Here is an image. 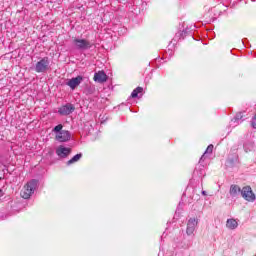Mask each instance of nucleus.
<instances>
[{
	"label": "nucleus",
	"mask_w": 256,
	"mask_h": 256,
	"mask_svg": "<svg viewBox=\"0 0 256 256\" xmlns=\"http://www.w3.org/2000/svg\"><path fill=\"white\" fill-rule=\"evenodd\" d=\"M71 140V132L68 130H62L56 135V141L60 143H66V141Z\"/></svg>",
	"instance_id": "6"
},
{
	"label": "nucleus",
	"mask_w": 256,
	"mask_h": 256,
	"mask_svg": "<svg viewBox=\"0 0 256 256\" xmlns=\"http://www.w3.org/2000/svg\"><path fill=\"white\" fill-rule=\"evenodd\" d=\"M202 195H207V192L203 191V192H202Z\"/></svg>",
	"instance_id": "18"
},
{
	"label": "nucleus",
	"mask_w": 256,
	"mask_h": 256,
	"mask_svg": "<svg viewBox=\"0 0 256 256\" xmlns=\"http://www.w3.org/2000/svg\"><path fill=\"white\" fill-rule=\"evenodd\" d=\"M0 181H1V177H0Z\"/></svg>",
	"instance_id": "20"
},
{
	"label": "nucleus",
	"mask_w": 256,
	"mask_h": 256,
	"mask_svg": "<svg viewBox=\"0 0 256 256\" xmlns=\"http://www.w3.org/2000/svg\"><path fill=\"white\" fill-rule=\"evenodd\" d=\"M62 130H63V124H59V125H57V126L53 129V131H54L55 133H61Z\"/></svg>",
	"instance_id": "15"
},
{
	"label": "nucleus",
	"mask_w": 256,
	"mask_h": 256,
	"mask_svg": "<svg viewBox=\"0 0 256 256\" xmlns=\"http://www.w3.org/2000/svg\"><path fill=\"white\" fill-rule=\"evenodd\" d=\"M198 223L199 222L195 218L189 219L186 230L187 235H193V233L195 232V227H197Z\"/></svg>",
	"instance_id": "7"
},
{
	"label": "nucleus",
	"mask_w": 256,
	"mask_h": 256,
	"mask_svg": "<svg viewBox=\"0 0 256 256\" xmlns=\"http://www.w3.org/2000/svg\"><path fill=\"white\" fill-rule=\"evenodd\" d=\"M3 193V190L0 189V197H1V194Z\"/></svg>",
	"instance_id": "19"
},
{
	"label": "nucleus",
	"mask_w": 256,
	"mask_h": 256,
	"mask_svg": "<svg viewBox=\"0 0 256 256\" xmlns=\"http://www.w3.org/2000/svg\"><path fill=\"white\" fill-rule=\"evenodd\" d=\"M241 195L245 201H249L250 203H253L255 201V193H253V190L250 186H245L241 190Z\"/></svg>",
	"instance_id": "4"
},
{
	"label": "nucleus",
	"mask_w": 256,
	"mask_h": 256,
	"mask_svg": "<svg viewBox=\"0 0 256 256\" xmlns=\"http://www.w3.org/2000/svg\"><path fill=\"white\" fill-rule=\"evenodd\" d=\"M83 157V154H76L73 158L67 161V165H73V163H77Z\"/></svg>",
	"instance_id": "13"
},
{
	"label": "nucleus",
	"mask_w": 256,
	"mask_h": 256,
	"mask_svg": "<svg viewBox=\"0 0 256 256\" xmlns=\"http://www.w3.org/2000/svg\"><path fill=\"white\" fill-rule=\"evenodd\" d=\"M49 69V57H44L36 63V73H45Z\"/></svg>",
	"instance_id": "3"
},
{
	"label": "nucleus",
	"mask_w": 256,
	"mask_h": 256,
	"mask_svg": "<svg viewBox=\"0 0 256 256\" xmlns=\"http://www.w3.org/2000/svg\"><path fill=\"white\" fill-rule=\"evenodd\" d=\"M56 155L62 158L69 157V155H71V148H65L64 146H60L56 150Z\"/></svg>",
	"instance_id": "10"
},
{
	"label": "nucleus",
	"mask_w": 256,
	"mask_h": 256,
	"mask_svg": "<svg viewBox=\"0 0 256 256\" xmlns=\"http://www.w3.org/2000/svg\"><path fill=\"white\" fill-rule=\"evenodd\" d=\"M251 125H252L253 129H256V119H254V121H252Z\"/></svg>",
	"instance_id": "17"
},
{
	"label": "nucleus",
	"mask_w": 256,
	"mask_h": 256,
	"mask_svg": "<svg viewBox=\"0 0 256 256\" xmlns=\"http://www.w3.org/2000/svg\"><path fill=\"white\" fill-rule=\"evenodd\" d=\"M230 195L235 196L237 193H241V188L235 184L230 186Z\"/></svg>",
	"instance_id": "12"
},
{
	"label": "nucleus",
	"mask_w": 256,
	"mask_h": 256,
	"mask_svg": "<svg viewBox=\"0 0 256 256\" xmlns=\"http://www.w3.org/2000/svg\"><path fill=\"white\" fill-rule=\"evenodd\" d=\"M75 111V106L73 104H66L64 106H61L58 110L60 115H71Z\"/></svg>",
	"instance_id": "9"
},
{
	"label": "nucleus",
	"mask_w": 256,
	"mask_h": 256,
	"mask_svg": "<svg viewBox=\"0 0 256 256\" xmlns=\"http://www.w3.org/2000/svg\"><path fill=\"white\" fill-rule=\"evenodd\" d=\"M38 183L39 181L35 179L27 182L20 191V196L22 197V199H31V195L35 193V189H37Z\"/></svg>",
	"instance_id": "1"
},
{
	"label": "nucleus",
	"mask_w": 256,
	"mask_h": 256,
	"mask_svg": "<svg viewBox=\"0 0 256 256\" xmlns=\"http://www.w3.org/2000/svg\"><path fill=\"white\" fill-rule=\"evenodd\" d=\"M211 153H213V144H210L205 151V155L209 154L211 155Z\"/></svg>",
	"instance_id": "16"
},
{
	"label": "nucleus",
	"mask_w": 256,
	"mask_h": 256,
	"mask_svg": "<svg viewBox=\"0 0 256 256\" xmlns=\"http://www.w3.org/2000/svg\"><path fill=\"white\" fill-rule=\"evenodd\" d=\"M226 227L231 230L237 229V227H239V223H237V220L235 219H228L226 222Z\"/></svg>",
	"instance_id": "11"
},
{
	"label": "nucleus",
	"mask_w": 256,
	"mask_h": 256,
	"mask_svg": "<svg viewBox=\"0 0 256 256\" xmlns=\"http://www.w3.org/2000/svg\"><path fill=\"white\" fill-rule=\"evenodd\" d=\"M82 82H83V76H77L75 78L68 80L66 85L70 87L72 91H75V89H77V87H79V85H81Z\"/></svg>",
	"instance_id": "5"
},
{
	"label": "nucleus",
	"mask_w": 256,
	"mask_h": 256,
	"mask_svg": "<svg viewBox=\"0 0 256 256\" xmlns=\"http://www.w3.org/2000/svg\"><path fill=\"white\" fill-rule=\"evenodd\" d=\"M93 79L95 83H106L108 77L107 74H105V71L101 70L94 74Z\"/></svg>",
	"instance_id": "8"
},
{
	"label": "nucleus",
	"mask_w": 256,
	"mask_h": 256,
	"mask_svg": "<svg viewBox=\"0 0 256 256\" xmlns=\"http://www.w3.org/2000/svg\"><path fill=\"white\" fill-rule=\"evenodd\" d=\"M73 45H75L76 49H91L93 47V44L89 42V40L86 39H79V38H73Z\"/></svg>",
	"instance_id": "2"
},
{
	"label": "nucleus",
	"mask_w": 256,
	"mask_h": 256,
	"mask_svg": "<svg viewBox=\"0 0 256 256\" xmlns=\"http://www.w3.org/2000/svg\"><path fill=\"white\" fill-rule=\"evenodd\" d=\"M139 93H143V87L138 86L136 89H134L131 93L132 99H135L138 97Z\"/></svg>",
	"instance_id": "14"
}]
</instances>
